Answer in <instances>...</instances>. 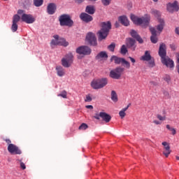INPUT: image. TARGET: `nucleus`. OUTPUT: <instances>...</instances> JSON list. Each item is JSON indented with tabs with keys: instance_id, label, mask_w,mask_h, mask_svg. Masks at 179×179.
<instances>
[{
	"instance_id": "obj_1",
	"label": "nucleus",
	"mask_w": 179,
	"mask_h": 179,
	"mask_svg": "<svg viewBox=\"0 0 179 179\" xmlns=\"http://www.w3.org/2000/svg\"><path fill=\"white\" fill-rule=\"evenodd\" d=\"M130 19L137 26H141L146 28L150 24V15L145 14L143 17H138L134 14H131Z\"/></svg>"
},
{
	"instance_id": "obj_2",
	"label": "nucleus",
	"mask_w": 179,
	"mask_h": 179,
	"mask_svg": "<svg viewBox=\"0 0 179 179\" xmlns=\"http://www.w3.org/2000/svg\"><path fill=\"white\" fill-rule=\"evenodd\" d=\"M101 27V30L98 32L99 41L107 38L110 29H111V22H110V21H108L107 22H102Z\"/></svg>"
},
{
	"instance_id": "obj_3",
	"label": "nucleus",
	"mask_w": 179,
	"mask_h": 179,
	"mask_svg": "<svg viewBox=\"0 0 179 179\" xmlns=\"http://www.w3.org/2000/svg\"><path fill=\"white\" fill-rule=\"evenodd\" d=\"M107 85H108V79L107 78L94 79L90 83L91 87H92L94 90L103 89V87H106Z\"/></svg>"
},
{
	"instance_id": "obj_4",
	"label": "nucleus",
	"mask_w": 179,
	"mask_h": 179,
	"mask_svg": "<svg viewBox=\"0 0 179 179\" xmlns=\"http://www.w3.org/2000/svg\"><path fill=\"white\" fill-rule=\"evenodd\" d=\"M59 22L60 26H66L67 27H72L73 26V20L69 14H63L59 17Z\"/></svg>"
},
{
	"instance_id": "obj_5",
	"label": "nucleus",
	"mask_w": 179,
	"mask_h": 179,
	"mask_svg": "<svg viewBox=\"0 0 179 179\" xmlns=\"http://www.w3.org/2000/svg\"><path fill=\"white\" fill-rule=\"evenodd\" d=\"M17 15H21V20L24 23H27V24H31L36 22V18L33 17L31 14H26L25 11L23 10H18L17 12Z\"/></svg>"
},
{
	"instance_id": "obj_6",
	"label": "nucleus",
	"mask_w": 179,
	"mask_h": 179,
	"mask_svg": "<svg viewBox=\"0 0 179 179\" xmlns=\"http://www.w3.org/2000/svg\"><path fill=\"white\" fill-rule=\"evenodd\" d=\"M166 10L169 13H174V12H178L179 10V2L175 0L172 2L166 3Z\"/></svg>"
},
{
	"instance_id": "obj_7",
	"label": "nucleus",
	"mask_w": 179,
	"mask_h": 179,
	"mask_svg": "<svg viewBox=\"0 0 179 179\" xmlns=\"http://www.w3.org/2000/svg\"><path fill=\"white\" fill-rule=\"evenodd\" d=\"M73 63V55L72 53L67 54L64 58L62 59V65L64 68H69Z\"/></svg>"
},
{
	"instance_id": "obj_8",
	"label": "nucleus",
	"mask_w": 179,
	"mask_h": 179,
	"mask_svg": "<svg viewBox=\"0 0 179 179\" xmlns=\"http://www.w3.org/2000/svg\"><path fill=\"white\" fill-rule=\"evenodd\" d=\"M125 71V69L122 67H117L110 72V76L112 79H120L121 78V75H122V72Z\"/></svg>"
},
{
	"instance_id": "obj_9",
	"label": "nucleus",
	"mask_w": 179,
	"mask_h": 179,
	"mask_svg": "<svg viewBox=\"0 0 179 179\" xmlns=\"http://www.w3.org/2000/svg\"><path fill=\"white\" fill-rule=\"evenodd\" d=\"M111 61H114L115 64H122V65H125V67L127 69H129V68H131V64L128 61L125 60V59L124 58L113 56L111 57Z\"/></svg>"
},
{
	"instance_id": "obj_10",
	"label": "nucleus",
	"mask_w": 179,
	"mask_h": 179,
	"mask_svg": "<svg viewBox=\"0 0 179 179\" xmlns=\"http://www.w3.org/2000/svg\"><path fill=\"white\" fill-rule=\"evenodd\" d=\"M76 51L80 55H90L92 54V49L87 46H80Z\"/></svg>"
},
{
	"instance_id": "obj_11",
	"label": "nucleus",
	"mask_w": 179,
	"mask_h": 179,
	"mask_svg": "<svg viewBox=\"0 0 179 179\" xmlns=\"http://www.w3.org/2000/svg\"><path fill=\"white\" fill-rule=\"evenodd\" d=\"M86 41L90 44V45H97V39L96 35L92 32H89L86 36Z\"/></svg>"
},
{
	"instance_id": "obj_12",
	"label": "nucleus",
	"mask_w": 179,
	"mask_h": 179,
	"mask_svg": "<svg viewBox=\"0 0 179 179\" xmlns=\"http://www.w3.org/2000/svg\"><path fill=\"white\" fill-rule=\"evenodd\" d=\"M7 149L11 155H22V151L19 149V147L15 144H9Z\"/></svg>"
},
{
	"instance_id": "obj_13",
	"label": "nucleus",
	"mask_w": 179,
	"mask_h": 179,
	"mask_svg": "<svg viewBox=\"0 0 179 179\" xmlns=\"http://www.w3.org/2000/svg\"><path fill=\"white\" fill-rule=\"evenodd\" d=\"M167 48H166V44L161 43L159 48L158 54L162 59H164V58L167 57Z\"/></svg>"
},
{
	"instance_id": "obj_14",
	"label": "nucleus",
	"mask_w": 179,
	"mask_h": 179,
	"mask_svg": "<svg viewBox=\"0 0 179 179\" xmlns=\"http://www.w3.org/2000/svg\"><path fill=\"white\" fill-rule=\"evenodd\" d=\"M46 12L48 15H54L57 12V4L50 3L47 6Z\"/></svg>"
},
{
	"instance_id": "obj_15",
	"label": "nucleus",
	"mask_w": 179,
	"mask_h": 179,
	"mask_svg": "<svg viewBox=\"0 0 179 179\" xmlns=\"http://www.w3.org/2000/svg\"><path fill=\"white\" fill-rule=\"evenodd\" d=\"M150 31L152 34L150 37L151 43H153V44H156V43H157L158 41L157 31L156 30V28L150 27Z\"/></svg>"
},
{
	"instance_id": "obj_16",
	"label": "nucleus",
	"mask_w": 179,
	"mask_h": 179,
	"mask_svg": "<svg viewBox=\"0 0 179 179\" xmlns=\"http://www.w3.org/2000/svg\"><path fill=\"white\" fill-rule=\"evenodd\" d=\"M158 23L159 24L156 26L157 34L158 33V34H160L162 31H163L164 26H166V22H164V19L158 18Z\"/></svg>"
},
{
	"instance_id": "obj_17",
	"label": "nucleus",
	"mask_w": 179,
	"mask_h": 179,
	"mask_svg": "<svg viewBox=\"0 0 179 179\" xmlns=\"http://www.w3.org/2000/svg\"><path fill=\"white\" fill-rule=\"evenodd\" d=\"M162 145L164 146L163 155H165L166 157H169V156H170V153H171L170 145L166 141L162 142Z\"/></svg>"
},
{
	"instance_id": "obj_18",
	"label": "nucleus",
	"mask_w": 179,
	"mask_h": 179,
	"mask_svg": "<svg viewBox=\"0 0 179 179\" xmlns=\"http://www.w3.org/2000/svg\"><path fill=\"white\" fill-rule=\"evenodd\" d=\"M161 62L163 64V65H166L167 68H174V62L169 57L162 59Z\"/></svg>"
},
{
	"instance_id": "obj_19",
	"label": "nucleus",
	"mask_w": 179,
	"mask_h": 179,
	"mask_svg": "<svg viewBox=\"0 0 179 179\" xmlns=\"http://www.w3.org/2000/svg\"><path fill=\"white\" fill-rule=\"evenodd\" d=\"M80 19H81L83 22H85V23H89V22L93 20V17L86 13H82L80 15Z\"/></svg>"
},
{
	"instance_id": "obj_20",
	"label": "nucleus",
	"mask_w": 179,
	"mask_h": 179,
	"mask_svg": "<svg viewBox=\"0 0 179 179\" xmlns=\"http://www.w3.org/2000/svg\"><path fill=\"white\" fill-rule=\"evenodd\" d=\"M130 34H131V37H133V38H136L140 44L143 43V39H142L141 36H139V34H138V32H136V31H135L134 29L131 30Z\"/></svg>"
},
{
	"instance_id": "obj_21",
	"label": "nucleus",
	"mask_w": 179,
	"mask_h": 179,
	"mask_svg": "<svg viewBox=\"0 0 179 179\" xmlns=\"http://www.w3.org/2000/svg\"><path fill=\"white\" fill-rule=\"evenodd\" d=\"M135 40L131 38H128L126 39V45L128 48H133V50L135 51L136 45H135Z\"/></svg>"
},
{
	"instance_id": "obj_22",
	"label": "nucleus",
	"mask_w": 179,
	"mask_h": 179,
	"mask_svg": "<svg viewBox=\"0 0 179 179\" xmlns=\"http://www.w3.org/2000/svg\"><path fill=\"white\" fill-rule=\"evenodd\" d=\"M99 117L104 121L105 122H108L111 121V115H108L106 112H100Z\"/></svg>"
},
{
	"instance_id": "obj_23",
	"label": "nucleus",
	"mask_w": 179,
	"mask_h": 179,
	"mask_svg": "<svg viewBox=\"0 0 179 179\" xmlns=\"http://www.w3.org/2000/svg\"><path fill=\"white\" fill-rule=\"evenodd\" d=\"M118 20L120 23L123 24V26H129V20H128V17L125 15H122L118 17Z\"/></svg>"
},
{
	"instance_id": "obj_24",
	"label": "nucleus",
	"mask_w": 179,
	"mask_h": 179,
	"mask_svg": "<svg viewBox=\"0 0 179 179\" xmlns=\"http://www.w3.org/2000/svg\"><path fill=\"white\" fill-rule=\"evenodd\" d=\"M141 61L149 62L152 59V55H150V51L146 50L145 54L140 59Z\"/></svg>"
},
{
	"instance_id": "obj_25",
	"label": "nucleus",
	"mask_w": 179,
	"mask_h": 179,
	"mask_svg": "<svg viewBox=\"0 0 179 179\" xmlns=\"http://www.w3.org/2000/svg\"><path fill=\"white\" fill-rule=\"evenodd\" d=\"M85 12L89 15H94V12H96L94 6H87L85 8Z\"/></svg>"
},
{
	"instance_id": "obj_26",
	"label": "nucleus",
	"mask_w": 179,
	"mask_h": 179,
	"mask_svg": "<svg viewBox=\"0 0 179 179\" xmlns=\"http://www.w3.org/2000/svg\"><path fill=\"white\" fill-rule=\"evenodd\" d=\"M150 13L151 15H153V16H155V17H157V20H159V19H162V17H160V16H162V13H160V11L152 8L150 10Z\"/></svg>"
},
{
	"instance_id": "obj_27",
	"label": "nucleus",
	"mask_w": 179,
	"mask_h": 179,
	"mask_svg": "<svg viewBox=\"0 0 179 179\" xmlns=\"http://www.w3.org/2000/svg\"><path fill=\"white\" fill-rule=\"evenodd\" d=\"M56 71L58 76L62 77V76H64V75H65V70L61 66H57L56 67Z\"/></svg>"
},
{
	"instance_id": "obj_28",
	"label": "nucleus",
	"mask_w": 179,
	"mask_h": 179,
	"mask_svg": "<svg viewBox=\"0 0 179 179\" xmlns=\"http://www.w3.org/2000/svg\"><path fill=\"white\" fill-rule=\"evenodd\" d=\"M108 57V55H107V53L106 52H100L96 57V59H107Z\"/></svg>"
},
{
	"instance_id": "obj_29",
	"label": "nucleus",
	"mask_w": 179,
	"mask_h": 179,
	"mask_svg": "<svg viewBox=\"0 0 179 179\" xmlns=\"http://www.w3.org/2000/svg\"><path fill=\"white\" fill-rule=\"evenodd\" d=\"M54 39L51 41V45H59V36L55 35L53 36Z\"/></svg>"
},
{
	"instance_id": "obj_30",
	"label": "nucleus",
	"mask_w": 179,
	"mask_h": 179,
	"mask_svg": "<svg viewBox=\"0 0 179 179\" xmlns=\"http://www.w3.org/2000/svg\"><path fill=\"white\" fill-rule=\"evenodd\" d=\"M110 99L113 103H117V101H118V95L115 91H111Z\"/></svg>"
},
{
	"instance_id": "obj_31",
	"label": "nucleus",
	"mask_w": 179,
	"mask_h": 179,
	"mask_svg": "<svg viewBox=\"0 0 179 179\" xmlns=\"http://www.w3.org/2000/svg\"><path fill=\"white\" fill-rule=\"evenodd\" d=\"M59 45H63V47H68L69 43L65 40L64 38H59Z\"/></svg>"
},
{
	"instance_id": "obj_32",
	"label": "nucleus",
	"mask_w": 179,
	"mask_h": 179,
	"mask_svg": "<svg viewBox=\"0 0 179 179\" xmlns=\"http://www.w3.org/2000/svg\"><path fill=\"white\" fill-rule=\"evenodd\" d=\"M128 108H129V105H128L126 108H122L120 112H119V115L120 117V118H124L125 115H127V113H125V111H127V110H128Z\"/></svg>"
},
{
	"instance_id": "obj_33",
	"label": "nucleus",
	"mask_w": 179,
	"mask_h": 179,
	"mask_svg": "<svg viewBox=\"0 0 179 179\" xmlns=\"http://www.w3.org/2000/svg\"><path fill=\"white\" fill-rule=\"evenodd\" d=\"M44 2V0H34V5L37 8L41 6Z\"/></svg>"
},
{
	"instance_id": "obj_34",
	"label": "nucleus",
	"mask_w": 179,
	"mask_h": 179,
	"mask_svg": "<svg viewBox=\"0 0 179 179\" xmlns=\"http://www.w3.org/2000/svg\"><path fill=\"white\" fill-rule=\"evenodd\" d=\"M18 22H20V16L19 14H15L13 17V23L17 24Z\"/></svg>"
},
{
	"instance_id": "obj_35",
	"label": "nucleus",
	"mask_w": 179,
	"mask_h": 179,
	"mask_svg": "<svg viewBox=\"0 0 179 179\" xmlns=\"http://www.w3.org/2000/svg\"><path fill=\"white\" fill-rule=\"evenodd\" d=\"M166 129H169V131H171L172 132V135H176L177 134V131L173 127H170V124L166 125Z\"/></svg>"
},
{
	"instance_id": "obj_36",
	"label": "nucleus",
	"mask_w": 179,
	"mask_h": 179,
	"mask_svg": "<svg viewBox=\"0 0 179 179\" xmlns=\"http://www.w3.org/2000/svg\"><path fill=\"white\" fill-rule=\"evenodd\" d=\"M113 0H101L102 5H103V6H108L109 5L111 4V1Z\"/></svg>"
},
{
	"instance_id": "obj_37",
	"label": "nucleus",
	"mask_w": 179,
	"mask_h": 179,
	"mask_svg": "<svg viewBox=\"0 0 179 179\" xmlns=\"http://www.w3.org/2000/svg\"><path fill=\"white\" fill-rule=\"evenodd\" d=\"M120 52L123 55H125V54H127V52H128V50L127 49V46H125V45H123L122 46V48L120 49Z\"/></svg>"
},
{
	"instance_id": "obj_38",
	"label": "nucleus",
	"mask_w": 179,
	"mask_h": 179,
	"mask_svg": "<svg viewBox=\"0 0 179 179\" xmlns=\"http://www.w3.org/2000/svg\"><path fill=\"white\" fill-rule=\"evenodd\" d=\"M163 79L165 80V82H166V83H170V82H171V77H170L169 75H165L163 77Z\"/></svg>"
},
{
	"instance_id": "obj_39",
	"label": "nucleus",
	"mask_w": 179,
	"mask_h": 179,
	"mask_svg": "<svg viewBox=\"0 0 179 179\" xmlns=\"http://www.w3.org/2000/svg\"><path fill=\"white\" fill-rule=\"evenodd\" d=\"M108 49L109 51H112L113 52L114 50H115V43H113L108 46Z\"/></svg>"
},
{
	"instance_id": "obj_40",
	"label": "nucleus",
	"mask_w": 179,
	"mask_h": 179,
	"mask_svg": "<svg viewBox=\"0 0 179 179\" xmlns=\"http://www.w3.org/2000/svg\"><path fill=\"white\" fill-rule=\"evenodd\" d=\"M157 118L160 121H166V115L162 116V115L158 114L157 115Z\"/></svg>"
},
{
	"instance_id": "obj_41",
	"label": "nucleus",
	"mask_w": 179,
	"mask_h": 179,
	"mask_svg": "<svg viewBox=\"0 0 179 179\" xmlns=\"http://www.w3.org/2000/svg\"><path fill=\"white\" fill-rule=\"evenodd\" d=\"M11 30L15 33V31H17V24L13 22V24L11 26Z\"/></svg>"
},
{
	"instance_id": "obj_42",
	"label": "nucleus",
	"mask_w": 179,
	"mask_h": 179,
	"mask_svg": "<svg viewBox=\"0 0 179 179\" xmlns=\"http://www.w3.org/2000/svg\"><path fill=\"white\" fill-rule=\"evenodd\" d=\"M92 96H90V94H87L85 99V101L86 103H90V101H92Z\"/></svg>"
},
{
	"instance_id": "obj_43",
	"label": "nucleus",
	"mask_w": 179,
	"mask_h": 179,
	"mask_svg": "<svg viewBox=\"0 0 179 179\" xmlns=\"http://www.w3.org/2000/svg\"><path fill=\"white\" fill-rule=\"evenodd\" d=\"M59 96L63 97V99H66V92L63 91L61 94H58Z\"/></svg>"
},
{
	"instance_id": "obj_44",
	"label": "nucleus",
	"mask_w": 179,
	"mask_h": 179,
	"mask_svg": "<svg viewBox=\"0 0 179 179\" xmlns=\"http://www.w3.org/2000/svg\"><path fill=\"white\" fill-rule=\"evenodd\" d=\"M79 129H87V124L83 123L80 127Z\"/></svg>"
},
{
	"instance_id": "obj_45",
	"label": "nucleus",
	"mask_w": 179,
	"mask_h": 179,
	"mask_svg": "<svg viewBox=\"0 0 179 179\" xmlns=\"http://www.w3.org/2000/svg\"><path fill=\"white\" fill-rule=\"evenodd\" d=\"M149 62V66L153 68L155 66V60L150 59Z\"/></svg>"
},
{
	"instance_id": "obj_46",
	"label": "nucleus",
	"mask_w": 179,
	"mask_h": 179,
	"mask_svg": "<svg viewBox=\"0 0 179 179\" xmlns=\"http://www.w3.org/2000/svg\"><path fill=\"white\" fill-rule=\"evenodd\" d=\"M164 95L165 96V97H166V99H170V94L169 93V92H164Z\"/></svg>"
},
{
	"instance_id": "obj_47",
	"label": "nucleus",
	"mask_w": 179,
	"mask_h": 179,
	"mask_svg": "<svg viewBox=\"0 0 179 179\" xmlns=\"http://www.w3.org/2000/svg\"><path fill=\"white\" fill-rule=\"evenodd\" d=\"M153 124H155V125H162V122L160 120H154Z\"/></svg>"
},
{
	"instance_id": "obj_48",
	"label": "nucleus",
	"mask_w": 179,
	"mask_h": 179,
	"mask_svg": "<svg viewBox=\"0 0 179 179\" xmlns=\"http://www.w3.org/2000/svg\"><path fill=\"white\" fill-rule=\"evenodd\" d=\"M20 167H21V169H22V170H26V165L24 164V163L21 162Z\"/></svg>"
},
{
	"instance_id": "obj_49",
	"label": "nucleus",
	"mask_w": 179,
	"mask_h": 179,
	"mask_svg": "<svg viewBox=\"0 0 179 179\" xmlns=\"http://www.w3.org/2000/svg\"><path fill=\"white\" fill-rule=\"evenodd\" d=\"M76 3H83V2H85L86 0H74Z\"/></svg>"
},
{
	"instance_id": "obj_50",
	"label": "nucleus",
	"mask_w": 179,
	"mask_h": 179,
	"mask_svg": "<svg viewBox=\"0 0 179 179\" xmlns=\"http://www.w3.org/2000/svg\"><path fill=\"white\" fill-rule=\"evenodd\" d=\"M175 33H176V34H177L178 36H179V27H176V29H175Z\"/></svg>"
},
{
	"instance_id": "obj_51",
	"label": "nucleus",
	"mask_w": 179,
	"mask_h": 179,
	"mask_svg": "<svg viewBox=\"0 0 179 179\" xmlns=\"http://www.w3.org/2000/svg\"><path fill=\"white\" fill-rule=\"evenodd\" d=\"M6 141V143L8 145V146H9V145H13L12 144V141H10V139H6L5 140Z\"/></svg>"
},
{
	"instance_id": "obj_52",
	"label": "nucleus",
	"mask_w": 179,
	"mask_h": 179,
	"mask_svg": "<svg viewBox=\"0 0 179 179\" xmlns=\"http://www.w3.org/2000/svg\"><path fill=\"white\" fill-rule=\"evenodd\" d=\"M130 61L133 63L135 64V62H136V61L135 60V59H134L133 57H129Z\"/></svg>"
},
{
	"instance_id": "obj_53",
	"label": "nucleus",
	"mask_w": 179,
	"mask_h": 179,
	"mask_svg": "<svg viewBox=\"0 0 179 179\" xmlns=\"http://www.w3.org/2000/svg\"><path fill=\"white\" fill-rule=\"evenodd\" d=\"M85 107L86 108H90V110H93V106L92 105H87Z\"/></svg>"
},
{
	"instance_id": "obj_54",
	"label": "nucleus",
	"mask_w": 179,
	"mask_h": 179,
	"mask_svg": "<svg viewBox=\"0 0 179 179\" xmlns=\"http://www.w3.org/2000/svg\"><path fill=\"white\" fill-rule=\"evenodd\" d=\"M170 48L172 49V50H176V46L174 45H170Z\"/></svg>"
},
{
	"instance_id": "obj_55",
	"label": "nucleus",
	"mask_w": 179,
	"mask_h": 179,
	"mask_svg": "<svg viewBox=\"0 0 179 179\" xmlns=\"http://www.w3.org/2000/svg\"><path fill=\"white\" fill-rule=\"evenodd\" d=\"M96 120H100V114L95 116Z\"/></svg>"
},
{
	"instance_id": "obj_56",
	"label": "nucleus",
	"mask_w": 179,
	"mask_h": 179,
	"mask_svg": "<svg viewBox=\"0 0 179 179\" xmlns=\"http://www.w3.org/2000/svg\"><path fill=\"white\" fill-rule=\"evenodd\" d=\"M115 25V27H120V24L118 23V22H116Z\"/></svg>"
},
{
	"instance_id": "obj_57",
	"label": "nucleus",
	"mask_w": 179,
	"mask_h": 179,
	"mask_svg": "<svg viewBox=\"0 0 179 179\" xmlns=\"http://www.w3.org/2000/svg\"><path fill=\"white\" fill-rule=\"evenodd\" d=\"M154 2H159V0H152Z\"/></svg>"
},
{
	"instance_id": "obj_58",
	"label": "nucleus",
	"mask_w": 179,
	"mask_h": 179,
	"mask_svg": "<svg viewBox=\"0 0 179 179\" xmlns=\"http://www.w3.org/2000/svg\"><path fill=\"white\" fill-rule=\"evenodd\" d=\"M176 160H179V157L176 156Z\"/></svg>"
},
{
	"instance_id": "obj_59",
	"label": "nucleus",
	"mask_w": 179,
	"mask_h": 179,
	"mask_svg": "<svg viewBox=\"0 0 179 179\" xmlns=\"http://www.w3.org/2000/svg\"><path fill=\"white\" fill-rule=\"evenodd\" d=\"M151 85H153L155 83V82L152 81L150 82Z\"/></svg>"
},
{
	"instance_id": "obj_60",
	"label": "nucleus",
	"mask_w": 179,
	"mask_h": 179,
	"mask_svg": "<svg viewBox=\"0 0 179 179\" xmlns=\"http://www.w3.org/2000/svg\"><path fill=\"white\" fill-rule=\"evenodd\" d=\"M88 1H98V0H88Z\"/></svg>"
}]
</instances>
